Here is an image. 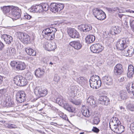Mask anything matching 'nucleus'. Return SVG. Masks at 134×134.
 <instances>
[{"label":"nucleus","instance_id":"43","mask_svg":"<svg viewBox=\"0 0 134 134\" xmlns=\"http://www.w3.org/2000/svg\"><path fill=\"white\" fill-rule=\"evenodd\" d=\"M85 28L84 29L85 30V32L91 30L92 29V27L90 25H86V24Z\"/></svg>","mask_w":134,"mask_h":134},{"label":"nucleus","instance_id":"64","mask_svg":"<svg viewBox=\"0 0 134 134\" xmlns=\"http://www.w3.org/2000/svg\"><path fill=\"white\" fill-rule=\"evenodd\" d=\"M125 78L124 77H122L120 79V82H122L125 80Z\"/></svg>","mask_w":134,"mask_h":134},{"label":"nucleus","instance_id":"4","mask_svg":"<svg viewBox=\"0 0 134 134\" xmlns=\"http://www.w3.org/2000/svg\"><path fill=\"white\" fill-rule=\"evenodd\" d=\"M64 7L63 4L60 3H53L49 5V9L50 10L54 13L60 11Z\"/></svg>","mask_w":134,"mask_h":134},{"label":"nucleus","instance_id":"38","mask_svg":"<svg viewBox=\"0 0 134 134\" xmlns=\"http://www.w3.org/2000/svg\"><path fill=\"white\" fill-rule=\"evenodd\" d=\"M26 81L27 80H30L32 79V76L30 72H27L25 75V77Z\"/></svg>","mask_w":134,"mask_h":134},{"label":"nucleus","instance_id":"59","mask_svg":"<svg viewBox=\"0 0 134 134\" xmlns=\"http://www.w3.org/2000/svg\"><path fill=\"white\" fill-rule=\"evenodd\" d=\"M60 78L59 77H55L54 78V80L56 81H58L59 80Z\"/></svg>","mask_w":134,"mask_h":134},{"label":"nucleus","instance_id":"20","mask_svg":"<svg viewBox=\"0 0 134 134\" xmlns=\"http://www.w3.org/2000/svg\"><path fill=\"white\" fill-rule=\"evenodd\" d=\"M45 71L43 69L39 68L35 71V75L36 77L41 78L43 76Z\"/></svg>","mask_w":134,"mask_h":134},{"label":"nucleus","instance_id":"58","mask_svg":"<svg viewBox=\"0 0 134 134\" xmlns=\"http://www.w3.org/2000/svg\"><path fill=\"white\" fill-rule=\"evenodd\" d=\"M3 77L0 75V85L2 84L3 82Z\"/></svg>","mask_w":134,"mask_h":134},{"label":"nucleus","instance_id":"47","mask_svg":"<svg viewBox=\"0 0 134 134\" xmlns=\"http://www.w3.org/2000/svg\"><path fill=\"white\" fill-rule=\"evenodd\" d=\"M7 127L9 129H15L16 128L17 126L15 125L9 124L7 125Z\"/></svg>","mask_w":134,"mask_h":134},{"label":"nucleus","instance_id":"30","mask_svg":"<svg viewBox=\"0 0 134 134\" xmlns=\"http://www.w3.org/2000/svg\"><path fill=\"white\" fill-rule=\"evenodd\" d=\"M25 51L26 53L28 55H30L35 56L36 54V52L33 49L30 47H27L25 48Z\"/></svg>","mask_w":134,"mask_h":134},{"label":"nucleus","instance_id":"53","mask_svg":"<svg viewBox=\"0 0 134 134\" xmlns=\"http://www.w3.org/2000/svg\"><path fill=\"white\" fill-rule=\"evenodd\" d=\"M129 109L132 111H134V105L130 104L129 105Z\"/></svg>","mask_w":134,"mask_h":134},{"label":"nucleus","instance_id":"48","mask_svg":"<svg viewBox=\"0 0 134 134\" xmlns=\"http://www.w3.org/2000/svg\"><path fill=\"white\" fill-rule=\"evenodd\" d=\"M70 102L76 105H80L81 104V101H71Z\"/></svg>","mask_w":134,"mask_h":134},{"label":"nucleus","instance_id":"26","mask_svg":"<svg viewBox=\"0 0 134 134\" xmlns=\"http://www.w3.org/2000/svg\"><path fill=\"white\" fill-rule=\"evenodd\" d=\"M53 31H51V32L48 34V35L46 37H45L46 39L48 40H52L55 37V34L57 31V29L55 28H54Z\"/></svg>","mask_w":134,"mask_h":134},{"label":"nucleus","instance_id":"15","mask_svg":"<svg viewBox=\"0 0 134 134\" xmlns=\"http://www.w3.org/2000/svg\"><path fill=\"white\" fill-rule=\"evenodd\" d=\"M26 95L24 92L23 91H19L17 92L16 94V100H25Z\"/></svg>","mask_w":134,"mask_h":134},{"label":"nucleus","instance_id":"13","mask_svg":"<svg viewBox=\"0 0 134 134\" xmlns=\"http://www.w3.org/2000/svg\"><path fill=\"white\" fill-rule=\"evenodd\" d=\"M123 72L122 65L120 64H118L114 67V74L116 76L121 74Z\"/></svg>","mask_w":134,"mask_h":134},{"label":"nucleus","instance_id":"8","mask_svg":"<svg viewBox=\"0 0 134 134\" xmlns=\"http://www.w3.org/2000/svg\"><path fill=\"white\" fill-rule=\"evenodd\" d=\"M18 37L19 40L25 44L27 45L30 42V36L26 33H20L18 35Z\"/></svg>","mask_w":134,"mask_h":134},{"label":"nucleus","instance_id":"42","mask_svg":"<svg viewBox=\"0 0 134 134\" xmlns=\"http://www.w3.org/2000/svg\"><path fill=\"white\" fill-rule=\"evenodd\" d=\"M98 100H109L108 98L106 96H100Z\"/></svg>","mask_w":134,"mask_h":134},{"label":"nucleus","instance_id":"28","mask_svg":"<svg viewBox=\"0 0 134 134\" xmlns=\"http://www.w3.org/2000/svg\"><path fill=\"white\" fill-rule=\"evenodd\" d=\"M121 31V28L118 26L113 27L111 31V34L112 35H115L119 33Z\"/></svg>","mask_w":134,"mask_h":134},{"label":"nucleus","instance_id":"39","mask_svg":"<svg viewBox=\"0 0 134 134\" xmlns=\"http://www.w3.org/2000/svg\"><path fill=\"white\" fill-rule=\"evenodd\" d=\"M55 102L59 105L63 107L64 108L65 106L67 105V104L66 101H55Z\"/></svg>","mask_w":134,"mask_h":134},{"label":"nucleus","instance_id":"25","mask_svg":"<svg viewBox=\"0 0 134 134\" xmlns=\"http://www.w3.org/2000/svg\"><path fill=\"white\" fill-rule=\"evenodd\" d=\"M96 38L95 36L93 35H89L86 37V42L87 43L90 44L93 43Z\"/></svg>","mask_w":134,"mask_h":134},{"label":"nucleus","instance_id":"17","mask_svg":"<svg viewBox=\"0 0 134 134\" xmlns=\"http://www.w3.org/2000/svg\"><path fill=\"white\" fill-rule=\"evenodd\" d=\"M6 92L4 89L0 90V100H10L9 97L5 95Z\"/></svg>","mask_w":134,"mask_h":134},{"label":"nucleus","instance_id":"23","mask_svg":"<svg viewBox=\"0 0 134 134\" xmlns=\"http://www.w3.org/2000/svg\"><path fill=\"white\" fill-rule=\"evenodd\" d=\"M54 27H47L44 29L42 32V35L44 38L46 37L47 36H48V34L53 31V29Z\"/></svg>","mask_w":134,"mask_h":134},{"label":"nucleus","instance_id":"22","mask_svg":"<svg viewBox=\"0 0 134 134\" xmlns=\"http://www.w3.org/2000/svg\"><path fill=\"white\" fill-rule=\"evenodd\" d=\"M134 74V67L131 64H130L128 66V72L127 73V77L129 78L132 77Z\"/></svg>","mask_w":134,"mask_h":134},{"label":"nucleus","instance_id":"46","mask_svg":"<svg viewBox=\"0 0 134 134\" xmlns=\"http://www.w3.org/2000/svg\"><path fill=\"white\" fill-rule=\"evenodd\" d=\"M86 26V24L81 25L79 26V29L81 31L85 32V30L84 29L85 28Z\"/></svg>","mask_w":134,"mask_h":134},{"label":"nucleus","instance_id":"56","mask_svg":"<svg viewBox=\"0 0 134 134\" xmlns=\"http://www.w3.org/2000/svg\"><path fill=\"white\" fill-rule=\"evenodd\" d=\"M107 33H106V32L103 34V38H107L108 37V35H107Z\"/></svg>","mask_w":134,"mask_h":134},{"label":"nucleus","instance_id":"16","mask_svg":"<svg viewBox=\"0 0 134 134\" xmlns=\"http://www.w3.org/2000/svg\"><path fill=\"white\" fill-rule=\"evenodd\" d=\"M69 44L70 46L77 50L80 49L82 47L81 43L78 40L71 41L70 43Z\"/></svg>","mask_w":134,"mask_h":134},{"label":"nucleus","instance_id":"60","mask_svg":"<svg viewBox=\"0 0 134 134\" xmlns=\"http://www.w3.org/2000/svg\"><path fill=\"white\" fill-rule=\"evenodd\" d=\"M4 69H3L2 65L0 64V72H2V71H4Z\"/></svg>","mask_w":134,"mask_h":134},{"label":"nucleus","instance_id":"3","mask_svg":"<svg viewBox=\"0 0 134 134\" xmlns=\"http://www.w3.org/2000/svg\"><path fill=\"white\" fill-rule=\"evenodd\" d=\"M129 41L128 39L122 38L118 40L115 44L116 47L118 50H122L127 47Z\"/></svg>","mask_w":134,"mask_h":134},{"label":"nucleus","instance_id":"54","mask_svg":"<svg viewBox=\"0 0 134 134\" xmlns=\"http://www.w3.org/2000/svg\"><path fill=\"white\" fill-rule=\"evenodd\" d=\"M5 45L4 44L0 41V51L2 50L4 48Z\"/></svg>","mask_w":134,"mask_h":134},{"label":"nucleus","instance_id":"21","mask_svg":"<svg viewBox=\"0 0 134 134\" xmlns=\"http://www.w3.org/2000/svg\"><path fill=\"white\" fill-rule=\"evenodd\" d=\"M126 87L129 93L132 92L134 95V83H128L126 85Z\"/></svg>","mask_w":134,"mask_h":134},{"label":"nucleus","instance_id":"29","mask_svg":"<svg viewBox=\"0 0 134 134\" xmlns=\"http://www.w3.org/2000/svg\"><path fill=\"white\" fill-rule=\"evenodd\" d=\"M1 104L4 107H13L14 105L13 101H2Z\"/></svg>","mask_w":134,"mask_h":134},{"label":"nucleus","instance_id":"63","mask_svg":"<svg viewBox=\"0 0 134 134\" xmlns=\"http://www.w3.org/2000/svg\"><path fill=\"white\" fill-rule=\"evenodd\" d=\"M118 15L119 17L120 18H121L122 16L124 15L123 14H118Z\"/></svg>","mask_w":134,"mask_h":134},{"label":"nucleus","instance_id":"5","mask_svg":"<svg viewBox=\"0 0 134 134\" xmlns=\"http://www.w3.org/2000/svg\"><path fill=\"white\" fill-rule=\"evenodd\" d=\"M14 83L20 86H23L26 85L27 83L24 77L20 75H17L14 78Z\"/></svg>","mask_w":134,"mask_h":134},{"label":"nucleus","instance_id":"34","mask_svg":"<svg viewBox=\"0 0 134 134\" xmlns=\"http://www.w3.org/2000/svg\"><path fill=\"white\" fill-rule=\"evenodd\" d=\"M101 9L99 8H96L93 9V14L94 16L96 18L99 14L100 13Z\"/></svg>","mask_w":134,"mask_h":134},{"label":"nucleus","instance_id":"12","mask_svg":"<svg viewBox=\"0 0 134 134\" xmlns=\"http://www.w3.org/2000/svg\"><path fill=\"white\" fill-rule=\"evenodd\" d=\"M68 34L71 38H78L80 37V34L75 29L71 28L68 31Z\"/></svg>","mask_w":134,"mask_h":134},{"label":"nucleus","instance_id":"14","mask_svg":"<svg viewBox=\"0 0 134 134\" xmlns=\"http://www.w3.org/2000/svg\"><path fill=\"white\" fill-rule=\"evenodd\" d=\"M4 53L5 56L7 55L8 56H13L16 54V49L14 47H8L4 51Z\"/></svg>","mask_w":134,"mask_h":134},{"label":"nucleus","instance_id":"31","mask_svg":"<svg viewBox=\"0 0 134 134\" xmlns=\"http://www.w3.org/2000/svg\"><path fill=\"white\" fill-rule=\"evenodd\" d=\"M100 13L97 18L100 20H102L105 19L106 18V14L102 10H101Z\"/></svg>","mask_w":134,"mask_h":134},{"label":"nucleus","instance_id":"57","mask_svg":"<svg viewBox=\"0 0 134 134\" xmlns=\"http://www.w3.org/2000/svg\"><path fill=\"white\" fill-rule=\"evenodd\" d=\"M133 124H131L130 128V129L131 130H132V131H134V127H133Z\"/></svg>","mask_w":134,"mask_h":134},{"label":"nucleus","instance_id":"24","mask_svg":"<svg viewBox=\"0 0 134 134\" xmlns=\"http://www.w3.org/2000/svg\"><path fill=\"white\" fill-rule=\"evenodd\" d=\"M13 8L9 6H4L3 7L2 9V11L5 14L7 15H10L11 12Z\"/></svg>","mask_w":134,"mask_h":134},{"label":"nucleus","instance_id":"18","mask_svg":"<svg viewBox=\"0 0 134 134\" xmlns=\"http://www.w3.org/2000/svg\"><path fill=\"white\" fill-rule=\"evenodd\" d=\"M1 38L3 39L5 43L7 44H9L13 42V38L10 36L5 34L2 35Z\"/></svg>","mask_w":134,"mask_h":134},{"label":"nucleus","instance_id":"62","mask_svg":"<svg viewBox=\"0 0 134 134\" xmlns=\"http://www.w3.org/2000/svg\"><path fill=\"white\" fill-rule=\"evenodd\" d=\"M2 72H3V73L5 74H8V71L5 69L4 71H2Z\"/></svg>","mask_w":134,"mask_h":134},{"label":"nucleus","instance_id":"45","mask_svg":"<svg viewBox=\"0 0 134 134\" xmlns=\"http://www.w3.org/2000/svg\"><path fill=\"white\" fill-rule=\"evenodd\" d=\"M37 5L35 6L32 7L31 11L34 12H38V10L37 9Z\"/></svg>","mask_w":134,"mask_h":134},{"label":"nucleus","instance_id":"55","mask_svg":"<svg viewBox=\"0 0 134 134\" xmlns=\"http://www.w3.org/2000/svg\"><path fill=\"white\" fill-rule=\"evenodd\" d=\"M63 100V97L59 95L57 97L55 100Z\"/></svg>","mask_w":134,"mask_h":134},{"label":"nucleus","instance_id":"50","mask_svg":"<svg viewBox=\"0 0 134 134\" xmlns=\"http://www.w3.org/2000/svg\"><path fill=\"white\" fill-rule=\"evenodd\" d=\"M92 77L94 78V79H95V80H96H96L97 81V80L98 81H101V80L99 76L98 75H93L91 77V78Z\"/></svg>","mask_w":134,"mask_h":134},{"label":"nucleus","instance_id":"51","mask_svg":"<svg viewBox=\"0 0 134 134\" xmlns=\"http://www.w3.org/2000/svg\"><path fill=\"white\" fill-rule=\"evenodd\" d=\"M92 130L93 132L96 133H98L99 131V130L97 127H93Z\"/></svg>","mask_w":134,"mask_h":134},{"label":"nucleus","instance_id":"6","mask_svg":"<svg viewBox=\"0 0 134 134\" xmlns=\"http://www.w3.org/2000/svg\"><path fill=\"white\" fill-rule=\"evenodd\" d=\"M35 94L40 97L45 96L47 93V90L42 86L36 87L34 91Z\"/></svg>","mask_w":134,"mask_h":134},{"label":"nucleus","instance_id":"33","mask_svg":"<svg viewBox=\"0 0 134 134\" xmlns=\"http://www.w3.org/2000/svg\"><path fill=\"white\" fill-rule=\"evenodd\" d=\"M119 93L120 96L122 99L124 100L127 98V96L125 91L124 90L121 91Z\"/></svg>","mask_w":134,"mask_h":134},{"label":"nucleus","instance_id":"1","mask_svg":"<svg viewBox=\"0 0 134 134\" xmlns=\"http://www.w3.org/2000/svg\"><path fill=\"white\" fill-rule=\"evenodd\" d=\"M114 121H115L116 123L112 124L111 126L110 124V128L112 130L117 133H122L124 131V126L121 125L120 122L117 118H115Z\"/></svg>","mask_w":134,"mask_h":134},{"label":"nucleus","instance_id":"52","mask_svg":"<svg viewBox=\"0 0 134 134\" xmlns=\"http://www.w3.org/2000/svg\"><path fill=\"white\" fill-rule=\"evenodd\" d=\"M37 9L39 13L43 12L41 5H37Z\"/></svg>","mask_w":134,"mask_h":134},{"label":"nucleus","instance_id":"27","mask_svg":"<svg viewBox=\"0 0 134 134\" xmlns=\"http://www.w3.org/2000/svg\"><path fill=\"white\" fill-rule=\"evenodd\" d=\"M65 109L69 112L71 113H75L76 111V109L75 107H72L68 103L65 106Z\"/></svg>","mask_w":134,"mask_h":134},{"label":"nucleus","instance_id":"32","mask_svg":"<svg viewBox=\"0 0 134 134\" xmlns=\"http://www.w3.org/2000/svg\"><path fill=\"white\" fill-rule=\"evenodd\" d=\"M83 115L85 117L88 118L91 115V114L89 110L85 108L82 110Z\"/></svg>","mask_w":134,"mask_h":134},{"label":"nucleus","instance_id":"7","mask_svg":"<svg viewBox=\"0 0 134 134\" xmlns=\"http://www.w3.org/2000/svg\"><path fill=\"white\" fill-rule=\"evenodd\" d=\"M42 43L44 48L48 51H53L57 47L56 44L55 42H52L50 43L47 40H44Z\"/></svg>","mask_w":134,"mask_h":134},{"label":"nucleus","instance_id":"35","mask_svg":"<svg viewBox=\"0 0 134 134\" xmlns=\"http://www.w3.org/2000/svg\"><path fill=\"white\" fill-rule=\"evenodd\" d=\"M86 80V78L83 77H80L79 78L77 79V82L80 84H84Z\"/></svg>","mask_w":134,"mask_h":134},{"label":"nucleus","instance_id":"11","mask_svg":"<svg viewBox=\"0 0 134 134\" xmlns=\"http://www.w3.org/2000/svg\"><path fill=\"white\" fill-rule=\"evenodd\" d=\"M93 77L90 78L89 80L90 85V87L93 89H97L100 87L101 85V81H95Z\"/></svg>","mask_w":134,"mask_h":134},{"label":"nucleus","instance_id":"2","mask_svg":"<svg viewBox=\"0 0 134 134\" xmlns=\"http://www.w3.org/2000/svg\"><path fill=\"white\" fill-rule=\"evenodd\" d=\"M10 64L16 71L23 70L26 68L24 62L18 60L12 61Z\"/></svg>","mask_w":134,"mask_h":134},{"label":"nucleus","instance_id":"37","mask_svg":"<svg viewBox=\"0 0 134 134\" xmlns=\"http://www.w3.org/2000/svg\"><path fill=\"white\" fill-rule=\"evenodd\" d=\"M41 5L43 11H46L48 10L49 7L47 3H44L41 4Z\"/></svg>","mask_w":134,"mask_h":134},{"label":"nucleus","instance_id":"19","mask_svg":"<svg viewBox=\"0 0 134 134\" xmlns=\"http://www.w3.org/2000/svg\"><path fill=\"white\" fill-rule=\"evenodd\" d=\"M102 80L105 84L108 85H111L113 84V79L111 76H105L102 77Z\"/></svg>","mask_w":134,"mask_h":134},{"label":"nucleus","instance_id":"49","mask_svg":"<svg viewBox=\"0 0 134 134\" xmlns=\"http://www.w3.org/2000/svg\"><path fill=\"white\" fill-rule=\"evenodd\" d=\"M32 18V16L27 13L24 14V18L27 20H29Z\"/></svg>","mask_w":134,"mask_h":134},{"label":"nucleus","instance_id":"40","mask_svg":"<svg viewBox=\"0 0 134 134\" xmlns=\"http://www.w3.org/2000/svg\"><path fill=\"white\" fill-rule=\"evenodd\" d=\"M128 47H126L125 48L122 50L121 53L124 55L125 56H129L128 55L129 52L128 50Z\"/></svg>","mask_w":134,"mask_h":134},{"label":"nucleus","instance_id":"9","mask_svg":"<svg viewBox=\"0 0 134 134\" xmlns=\"http://www.w3.org/2000/svg\"><path fill=\"white\" fill-rule=\"evenodd\" d=\"M104 47L101 44L97 43L91 45L90 47L91 51L94 53H99L103 49Z\"/></svg>","mask_w":134,"mask_h":134},{"label":"nucleus","instance_id":"61","mask_svg":"<svg viewBox=\"0 0 134 134\" xmlns=\"http://www.w3.org/2000/svg\"><path fill=\"white\" fill-rule=\"evenodd\" d=\"M88 100H94V99L93 98V97L92 96H91L90 97L88 98Z\"/></svg>","mask_w":134,"mask_h":134},{"label":"nucleus","instance_id":"10","mask_svg":"<svg viewBox=\"0 0 134 134\" xmlns=\"http://www.w3.org/2000/svg\"><path fill=\"white\" fill-rule=\"evenodd\" d=\"M21 11V10L19 9L18 7L13 8L11 12L10 16H12L13 19L16 20L20 18Z\"/></svg>","mask_w":134,"mask_h":134},{"label":"nucleus","instance_id":"36","mask_svg":"<svg viewBox=\"0 0 134 134\" xmlns=\"http://www.w3.org/2000/svg\"><path fill=\"white\" fill-rule=\"evenodd\" d=\"M129 52L128 55L129 56L131 57L134 53V48L132 46L128 47V50Z\"/></svg>","mask_w":134,"mask_h":134},{"label":"nucleus","instance_id":"41","mask_svg":"<svg viewBox=\"0 0 134 134\" xmlns=\"http://www.w3.org/2000/svg\"><path fill=\"white\" fill-rule=\"evenodd\" d=\"M100 121V119L97 116L94 117L92 120V124L93 125H98Z\"/></svg>","mask_w":134,"mask_h":134},{"label":"nucleus","instance_id":"44","mask_svg":"<svg viewBox=\"0 0 134 134\" xmlns=\"http://www.w3.org/2000/svg\"><path fill=\"white\" fill-rule=\"evenodd\" d=\"M130 26L132 30L134 31V20H130L129 21Z\"/></svg>","mask_w":134,"mask_h":134}]
</instances>
